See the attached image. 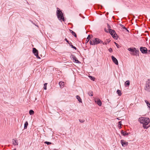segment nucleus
I'll return each mask as SVG.
<instances>
[{
  "instance_id": "nucleus-1",
  "label": "nucleus",
  "mask_w": 150,
  "mask_h": 150,
  "mask_svg": "<svg viewBox=\"0 0 150 150\" xmlns=\"http://www.w3.org/2000/svg\"><path fill=\"white\" fill-rule=\"evenodd\" d=\"M139 120L143 124L142 127L144 129H147L150 127V125L147 126L150 122L149 118L146 117H141L139 118Z\"/></svg>"
},
{
  "instance_id": "nucleus-2",
  "label": "nucleus",
  "mask_w": 150,
  "mask_h": 150,
  "mask_svg": "<svg viewBox=\"0 0 150 150\" xmlns=\"http://www.w3.org/2000/svg\"><path fill=\"white\" fill-rule=\"evenodd\" d=\"M56 14L57 18L59 21H61L62 20L63 21H65L63 13L58 8H57Z\"/></svg>"
},
{
  "instance_id": "nucleus-3",
  "label": "nucleus",
  "mask_w": 150,
  "mask_h": 150,
  "mask_svg": "<svg viewBox=\"0 0 150 150\" xmlns=\"http://www.w3.org/2000/svg\"><path fill=\"white\" fill-rule=\"evenodd\" d=\"M144 89L147 92H150V79H149L146 81Z\"/></svg>"
},
{
  "instance_id": "nucleus-4",
  "label": "nucleus",
  "mask_w": 150,
  "mask_h": 150,
  "mask_svg": "<svg viewBox=\"0 0 150 150\" xmlns=\"http://www.w3.org/2000/svg\"><path fill=\"white\" fill-rule=\"evenodd\" d=\"M140 50L141 52L143 54H147L148 52V50L145 47H140Z\"/></svg>"
},
{
  "instance_id": "nucleus-5",
  "label": "nucleus",
  "mask_w": 150,
  "mask_h": 150,
  "mask_svg": "<svg viewBox=\"0 0 150 150\" xmlns=\"http://www.w3.org/2000/svg\"><path fill=\"white\" fill-rule=\"evenodd\" d=\"M38 50L35 48H33V52L34 55L36 56V57L38 59H40V57L38 55Z\"/></svg>"
},
{
  "instance_id": "nucleus-6",
  "label": "nucleus",
  "mask_w": 150,
  "mask_h": 150,
  "mask_svg": "<svg viewBox=\"0 0 150 150\" xmlns=\"http://www.w3.org/2000/svg\"><path fill=\"white\" fill-rule=\"evenodd\" d=\"M139 52V50H136L135 48H134L133 51L131 52V54L134 56H137V54Z\"/></svg>"
},
{
  "instance_id": "nucleus-7",
  "label": "nucleus",
  "mask_w": 150,
  "mask_h": 150,
  "mask_svg": "<svg viewBox=\"0 0 150 150\" xmlns=\"http://www.w3.org/2000/svg\"><path fill=\"white\" fill-rule=\"evenodd\" d=\"M95 44L96 45H97L99 43H103V41L101 40L100 39L98 38H95Z\"/></svg>"
},
{
  "instance_id": "nucleus-8",
  "label": "nucleus",
  "mask_w": 150,
  "mask_h": 150,
  "mask_svg": "<svg viewBox=\"0 0 150 150\" xmlns=\"http://www.w3.org/2000/svg\"><path fill=\"white\" fill-rule=\"evenodd\" d=\"M120 142L122 146L123 147H125L128 145V143L127 142H125L124 140H121Z\"/></svg>"
},
{
  "instance_id": "nucleus-9",
  "label": "nucleus",
  "mask_w": 150,
  "mask_h": 150,
  "mask_svg": "<svg viewBox=\"0 0 150 150\" xmlns=\"http://www.w3.org/2000/svg\"><path fill=\"white\" fill-rule=\"evenodd\" d=\"M112 60L113 62L116 64L118 65V63L117 59L113 56H112L111 57Z\"/></svg>"
},
{
  "instance_id": "nucleus-10",
  "label": "nucleus",
  "mask_w": 150,
  "mask_h": 150,
  "mask_svg": "<svg viewBox=\"0 0 150 150\" xmlns=\"http://www.w3.org/2000/svg\"><path fill=\"white\" fill-rule=\"evenodd\" d=\"M13 144L14 145H18V143L17 140L16 139H13L12 140Z\"/></svg>"
},
{
  "instance_id": "nucleus-11",
  "label": "nucleus",
  "mask_w": 150,
  "mask_h": 150,
  "mask_svg": "<svg viewBox=\"0 0 150 150\" xmlns=\"http://www.w3.org/2000/svg\"><path fill=\"white\" fill-rule=\"evenodd\" d=\"M90 44L91 45H96L95 39H91L89 42Z\"/></svg>"
},
{
  "instance_id": "nucleus-12",
  "label": "nucleus",
  "mask_w": 150,
  "mask_h": 150,
  "mask_svg": "<svg viewBox=\"0 0 150 150\" xmlns=\"http://www.w3.org/2000/svg\"><path fill=\"white\" fill-rule=\"evenodd\" d=\"M109 32L112 36V35H113L115 33V32L114 30L111 29H110L109 30Z\"/></svg>"
},
{
  "instance_id": "nucleus-13",
  "label": "nucleus",
  "mask_w": 150,
  "mask_h": 150,
  "mask_svg": "<svg viewBox=\"0 0 150 150\" xmlns=\"http://www.w3.org/2000/svg\"><path fill=\"white\" fill-rule=\"evenodd\" d=\"M93 35H88L87 38H86V42H88V41H89V40L91 38V37H93Z\"/></svg>"
},
{
  "instance_id": "nucleus-14",
  "label": "nucleus",
  "mask_w": 150,
  "mask_h": 150,
  "mask_svg": "<svg viewBox=\"0 0 150 150\" xmlns=\"http://www.w3.org/2000/svg\"><path fill=\"white\" fill-rule=\"evenodd\" d=\"M59 84L61 88H62L64 87V82L60 81L59 82Z\"/></svg>"
},
{
  "instance_id": "nucleus-15",
  "label": "nucleus",
  "mask_w": 150,
  "mask_h": 150,
  "mask_svg": "<svg viewBox=\"0 0 150 150\" xmlns=\"http://www.w3.org/2000/svg\"><path fill=\"white\" fill-rule=\"evenodd\" d=\"M112 36L115 39H117L118 36L116 32L113 35H112Z\"/></svg>"
},
{
  "instance_id": "nucleus-16",
  "label": "nucleus",
  "mask_w": 150,
  "mask_h": 150,
  "mask_svg": "<svg viewBox=\"0 0 150 150\" xmlns=\"http://www.w3.org/2000/svg\"><path fill=\"white\" fill-rule=\"evenodd\" d=\"M110 41V40H109V39H107L104 42H103V43H103V45H107L109 43Z\"/></svg>"
},
{
  "instance_id": "nucleus-17",
  "label": "nucleus",
  "mask_w": 150,
  "mask_h": 150,
  "mask_svg": "<svg viewBox=\"0 0 150 150\" xmlns=\"http://www.w3.org/2000/svg\"><path fill=\"white\" fill-rule=\"evenodd\" d=\"M76 99H77L80 102V103H82V101L81 98L78 95H77L76 96Z\"/></svg>"
},
{
  "instance_id": "nucleus-18",
  "label": "nucleus",
  "mask_w": 150,
  "mask_h": 150,
  "mask_svg": "<svg viewBox=\"0 0 150 150\" xmlns=\"http://www.w3.org/2000/svg\"><path fill=\"white\" fill-rule=\"evenodd\" d=\"M121 133L124 136L128 135V133H127L125 132H124L123 130H122L121 131Z\"/></svg>"
},
{
  "instance_id": "nucleus-19",
  "label": "nucleus",
  "mask_w": 150,
  "mask_h": 150,
  "mask_svg": "<svg viewBox=\"0 0 150 150\" xmlns=\"http://www.w3.org/2000/svg\"><path fill=\"white\" fill-rule=\"evenodd\" d=\"M125 86L126 87L130 85V82L129 80L126 81L125 83Z\"/></svg>"
},
{
  "instance_id": "nucleus-20",
  "label": "nucleus",
  "mask_w": 150,
  "mask_h": 150,
  "mask_svg": "<svg viewBox=\"0 0 150 150\" xmlns=\"http://www.w3.org/2000/svg\"><path fill=\"white\" fill-rule=\"evenodd\" d=\"M70 30L71 33L73 35H74L75 37H76L77 35L76 33L72 30Z\"/></svg>"
},
{
  "instance_id": "nucleus-21",
  "label": "nucleus",
  "mask_w": 150,
  "mask_h": 150,
  "mask_svg": "<svg viewBox=\"0 0 150 150\" xmlns=\"http://www.w3.org/2000/svg\"><path fill=\"white\" fill-rule=\"evenodd\" d=\"M145 102L146 103L148 107L150 109V103L146 100H145Z\"/></svg>"
},
{
  "instance_id": "nucleus-22",
  "label": "nucleus",
  "mask_w": 150,
  "mask_h": 150,
  "mask_svg": "<svg viewBox=\"0 0 150 150\" xmlns=\"http://www.w3.org/2000/svg\"><path fill=\"white\" fill-rule=\"evenodd\" d=\"M97 103L99 106H101L102 105V102L99 99H98L97 101Z\"/></svg>"
},
{
  "instance_id": "nucleus-23",
  "label": "nucleus",
  "mask_w": 150,
  "mask_h": 150,
  "mask_svg": "<svg viewBox=\"0 0 150 150\" xmlns=\"http://www.w3.org/2000/svg\"><path fill=\"white\" fill-rule=\"evenodd\" d=\"M28 125V122L26 121L24 124V129H25L27 128V126Z\"/></svg>"
},
{
  "instance_id": "nucleus-24",
  "label": "nucleus",
  "mask_w": 150,
  "mask_h": 150,
  "mask_svg": "<svg viewBox=\"0 0 150 150\" xmlns=\"http://www.w3.org/2000/svg\"><path fill=\"white\" fill-rule=\"evenodd\" d=\"M74 62L76 63H80L81 62H80L77 59V58L76 57L74 59Z\"/></svg>"
},
{
  "instance_id": "nucleus-25",
  "label": "nucleus",
  "mask_w": 150,
  "mask_h": 150,
  "mask_svg": "<svg viewBox=\"0 0 150 150\" xmlns=\"http://www.w3.org/2000/svg\"><path fill=\"white\" fill-rule=\"evenodd\" d=\"M117 93L119 96H121V95L122 93L120 90L118 89L117 90Z\"/></svg>"
},
{
  "instance_id": "nucleus-26",
  "label": "nucleus",
  "mask_w": 150,
  "mask_h": 150,
  "mask_svg": "<svg viewBox=\"0 0 150 150\" xmlns=\"http://www.w3.org/2000/svg\"><path fill=\"white\" fill-rule=\"evenodd\" d=\"M34 111L32 110H30L29 112V114L30 115H32L34 114Z\"/></svg>"
},
{
  "instance_id": "nucleus-27",
  "label": "nucleus",
  "mask_w": 150,
  "mask_h": 150,
  "mask_svg": "<svg viewBox=\"0 0 150 150\" xmlns=\"http://www.w3.org/2000/svg\"><path fill=\"white\" fill-rule=\"evenodd\" d=\"M76 57L73 54H71L70 56V58L71 59H73L74 60V59Z\"/></svg>"
},
{
  "instance_id": "nucleus-28",
  "label": "nucleus",
  "mask_w": 150,
  "mask_h": 150,
  "mask_svg": "<svg viewBox=\"0 0 150 150\" xmlns=\"http://www.w3.org/2000/svg\"><path fill=\"white\" fill-rule=\"evenodd\" d=\"M122 122L120 121L118 122V127L120 129L121 128V125H122Z\"/></svg>"
},
{
  "instance_id": "nucleus-29",
  "label": "nucleus",
  "mask_w": 150,
  "mask_h": 150,
  "mask_svg": "<svg viewBox=\"0 0 150 150\" xmlns=\"http://www.w3.org/2000/svg\"><path fill=\"white\" fill-rule=\"evenodd\" d=\"M79 121L81 123H83L85 122V120L83 119H79Z\"/></svg>"
},
{
  "instance_id": "nucleus-30",
  "label": "nucleus",
  "mask_w": 150,
  "mask_h": 150,
  "mask_svg": "<svg viewBox=\"0 0 150 150\" xmlns=\"http://www.w3.org/2000/svg\"><path fill=\"white\" fill-rule=\"evenodd\" d=\"M88 94L89 96H93V92L92 91H89L88 92Z\"/></svg>"
},
{
  "instance_id": "nucleus-31",
  "label": "nucleus",
  "mask_w": 150,
  "mask_h": 150,
  "mask_svg": "<svg viewBox=\"0 0 150 150\" xmlns=\"http://www.w3.org/2000/svg\"><path fill=\"white\" fill-rule=\"evenodd\" d=\"M89 77L91 80L93 81H94L95 78L94 77H93L91 76H89Z\"/></svg>"
},
{
  "instance_id": "nucleus-32",
  "label": "nucleus",
  "mask_w": 150,
  "mask_h": 150,
  "mask_svg": "<svg viewBox=\"0 0 150 150\" xmlns=\"http://www.w3.org/2000/svg\"><path fill=\"white\" fill-rule=\"evenodd\" d=\"M47 83H45L44 85V89L45 90L47 89Z\"/></svg>"
},
{
  "instance_id": "nucleus-33",
  "label": "nucleus",
  "mask_w": 150,
  "mask_h": 150,
  "mask_svg": "<svg viewBox=\"0 0 150 150\" xmlns=\"http://www.w3.org/2000/svg\"><path fill=\"white\" fill-rule=\"evenodd\" d=\"M44 143L47 145H50L52 143L51 142L46 141Z\"/></svg>"
},
{
  "instance_id": "nucleus-34",
  "label": "nucleus",
  "mask_w": 150,
  "mask_h": 150,
  "mask_svg": "<svg viewBox=\"0 0 150 150\" xmlns=\"http://www.w3.org/2000/svg\"><path fill=\"white\" fill-rule=\"evenodd\" d=\"M120 25L123 28L125 29H126V28L125 27L124 25L121 24H120Z\"/></svg>"
},
{
  "instance_id": "nucleus-35",
  "label": "nucleus",
  "mask_w": 150,
  "mask_h": 150,
  "mask_svg": "<svg viewBox=\"0 0 150 150\" xmlns=\"http://www.w3.org/2000/svg\"><path fill=\"white\" fill-rule=\"evenodd\" d=\"M70 46L72 48H73V49H74L75 50H76L77 49L74 46L72 45H70Z\"/></svg>"
},
{
  "instance_id": "nucleus-36",
  "label": "nucleus",
  "mask_w": 150,
  "mask_h": 150,
  "mask_svg": "<svg viewBox=\"0 0 150 150\" xmlns=\"http://www.w3.org/2000/svg\"><path fill=\"white\" fill-rule=\"evenodd\" d=\"M133 49H133L130 48H128V50L129 51L131 52L133 51Z\"/></svg>"
},
{
  "instance_id": "nucleus-37",
  "label": "nucleus",
  "mask_w": 150,
  "mask_h": 150,
  "mask_svg": "<svg viewBox=\"0 0 150 150\" xmlns=\"http://www.w3.org/2000/svg\"><path fill=\"white\" fill-rule=\"evenodd\" d=\"M115 43L116 46L118 48H119V47H120V46L117 43H116L115 42Z\"/></svg>"
},
{
  "instance_id": "nucleus-38",
  "label": "nucleus",
  "mask_w": 150,
  "mask_h": 150,
  "mask_svg": "<svg viewBox=\"0 0 150 150\" xmlns=\"http://www.w3.org/2000/svg\"><path fill=\"white\" fill-rule=\"evenodd\" d=\"M108 51L110 52H112V49L111 48H110L108 49Z\"/></svg>"
},
{
  "instance_id": "nucleus-39",
  "label": "nucleus",
  "mask_w": 150,
  "mask_h": 150,
  "mask_svg": "<svg viewBox=\"0 0 150 150\" xmlns=\"http://www.w3.org/2000/svg\"><path fill=\"white\" fill-rule=\"evenodd\" d=\"M107 25L108 28L109 29V30L111 28V27L108 24Z\"/></svg>"
},
{
  "instance_id": "nucleus-40",
  "label": "nucleus",
  "mask_w": 150,
  "mask_h": 150,
  "mask_svg": "<svg viewBox=\"0 0 150 150\" xmlns=\"http://www.w3.org/2000/svg\"><path fill=\"white\" fill-rule=\"evenodd\" d=\"M65 40L67 42L69 43V42L68 40H67V39L66 38H65Z\"/></svg>"
},
{
  "instance_id": "nucleus-41",
  "label": "nucleus",
  "mask_w": 150,
  "mask_h": 150,
  "mask_svg": "<svg viewBox=\"0 0 150 150\" xmlns=\"http://www.w3.org/2000/svg\"><path fill=\"white\" fill-rule=\"evenodd\" d=\"M68 43L69 44V45H70H70H72V43L70 42H69V43Z\"/></svg>"
},
{
  "instance_id": "nucleus-42",
  "label": "nucleus",
  "mask_w": 150,
  "mask_h": 150,
  "mask_svg": "<svg viewBox=\"0 0 150 150\" xmlns=\"http://www.w3.org/2000/svg\"><path fill=\"white\" fill-rule=\"evenodd\" d=\"M105 32L108 33V31L107 30H106V28H105Z\"/></svg>"
},
{
  "instance_id": "nucleus-43",
  "label": "nucleus",
  "mask_w": 150,
  "mask_h": 150,
  "mask_svg": "<svg viewBox=\"0 0 150 150\" xmlns=\"http://www.w3.org/2000/svg\"><path fill=\"white\" fill-rule=\"evenodd\" d=\"M125 30H126V31H127L128 33H129V30H127V28H126V29H125Z\"/></svg>"
},
{
  "instance_id": "nucleus-44",
  "label": "nucleus",
  "mask_w": 150,
  "mask_h": 150,
  "mask_svg": "<svg viewBox=\"0 0 150 150\" xmlns=\"http://www.w3.org/2000/svg\"><path fill=\"white\" fill-rule=\"evenodd\" d=\"M148 52H150V50H148Z\"/></svg>"
}]
</instances>
